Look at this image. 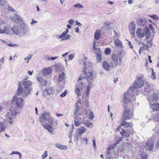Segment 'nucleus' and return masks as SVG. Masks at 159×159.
<instances>
[{"label": "nucleus", "mask_w": 159, "mask_h": 159, "mask_svg": "<svg viewBox=\"0 0 159 159\" xmlns=\"http://www.w3.org/2000/svg\"><path fill=\"white\" fill-rule=\"evenodd\" d=\"M73 130H72L70 132V134L69 136V137L70 139L71 140V138L72 136V133L73 132Z\"/></svg>", "instance_id": "338daca9"}, {"label": "nucleus", "mask_w": 159, "mask_h": 159, "mask_svg": "<svg viewBox=\"0 0 159 159\" xmlns=\"http://www.w3.org/2000/svg\"><path fill=\"white\" fill-rule=\"evenodd\" d=\"M52 71V69L51 67L46 68L43 69V73L45 75H47L50 74Z\"/></svg>", "instance_id": "b1692460"}, {"label": "nucleus", "mask_w": 159, "mask_h": 159, "mask_svg": "<svg viewBox=\"0 0 159 159\" xmlns=\"http://www.w3.org/2000/svg\"><path fill=\"white\" fill-rule=\"evenodd\" d=\"M114 44L116 46L120 48L123 47L121 41L119 39H116L114 41Z\"/></svg>", "instance_id": "bb28decb"}, {"label": "nucleus", "mask_w": 159, "mask_h": 159, "mask_svg": "<svg viewBox=\"0 0 159 159\" xmlns=\"http://www.w3.org/2000/svg\"><path fill=\"white\" fill-rule=\"evenodd\" d=\"M61 68L62 69L63 66L61 65L56 66V70L58 71V68Z\"/></svg>", "instance_id": "bf43d9fd"}, {"label": "nucleus", "mask_w": 159, "mask_h": 159, "mask_svg": "<svg viewBox=\"0 0 159 159\" xmlns=\"http://www.w3.org/2000/svg\"><path fill=\"white\" fill-rule=\"evenodd\" d=\"M6 2V0H0V6L4 5Z\"/></svg>", "instance_id": "8fccbe9b"}, {"label": "nucleus", "mask_w": 159, "mask_h": 159, "mask_svg": "<svg viewBox=\"0 0 159 159\" xmlns=\"http://www.w3.org/2000/svg\"><path fill=\"white\" fill-rule=\"evenodd\" d=\"M154 120L157 122H159V114L157 113L153 117Z\"/></svg>", "instance_id": "49530a36"}, {"label": "nucleus", "mask_w": 159, "mask_h": 159, "mask_svg": "<svg viewBox=\"0 0 159 159\" xmlns=\"http://www.w3.org/2000/svg\"><path fill=\"white\" fill-rule=\"evenodd\" d=\"M70 35L69 34H68L67 35L66 37H65L63 39V40H65V39H69L70 38Z\"/></svg>", "instance_id": "774afa93"}, {"label": "nucleus", "mask_w": 159, "mask_h": 159, "mask_svg": "<svg viewBox=\"0 0 159 159\" xmlns=\"http://www.w3.org/2000/svg\"><path fill=\"white\" fill-rule=\"evenodd\" d=\"M120 133L122 136H124L125 137H128L129 136V134L126 133L125 130H123L122 132H120Z\"/></svg>", "instance_id": "4c0bfd02"}, {"label": "nucleus", "mask_w": 159, "mask_h": 159, "mask_svg": "<svg viewBox=\"0 0 159 159\" xmlns=\"http://www.w3.org/2000/svg\"><path fill=\"white\" fill-rule=\"evenodd\" d=\"M7 45L10 47H19L18 44H13V43H8Z\"/></svg>", "instance_id": "3c124183"}, {"label": "nucleus", "mask_w": 159, "mask_h": 159, "mask_svg": "<svg viewBox=\"0 0 159 159\" xmlns=\"http://www.w3.org/2000/svg\"><path fill=\"white\" fill-rule=\"evenodd\" d=\"M130 91L131 92L128 91V92L125 93L124 95L123 102L127 104L131 100H135V97L134 96V95H133V96H132V93L133 91L130 90Z\"/></svg>", "instance_id": "9d476101"}, {"label": "nucleus", "mask_w": 159, "mask_h": 159, "mask_svg": "<svg viewBox=\"0 0 159 159\" xmlns=\"http://www.w3.org/2000/svg\"><path fill=\"white\" fill-rule=\"evenodd\" d=\"M20 153L19 152H17V151H13L12 152L11 155L12 154H17L18 155V154Z\"/></svg>", "instance_id": "69168bd1"}, {"label": "nucleus", "mask_w": 159, "mask_h": 159, "mask_svg": "<svg viewBox=\"0 0 159 159\" xmlns=\"http://www.w3.org/2000/svg\"><path fill=\"white\" fill-rule=\"evenodd\" d=\"M20 82L19 84L18 88L17 90V94L19 96L22 94L23 92V88L22 87L21 85L20 84Z\"/></svg>", "instance_id": "cd10ccee"}, {"label": "nucleus", "mask_w": 159, "mask_h": 159, "mask_svg": "<svg viewBox=\"0 0 159 159\" xmlns=\"http://www.w3.org/2000/svg\"><path fill=\"white\" fill-rule=\"evenodd\" d=\"M129 29L131 35V37L134 38L135 36V24L133 22H131L129 24Z\"/></svg>", "instance_id": "2eb2a0df"}, {"label": "nucleus", "mask_w": 159, "mask_h": 159, "mask_svg": "<svg viewBox=\"0 0 159 159\" xmlns=\"http://www.w3.org/2000/svg\"><path fill=\"white\" fill-rule=\"evenodd\" d=\"M21 31L20 28V26L15 27L12 29V34L14 33L17 35L21 36H23V35L22 33L21 34Z\"/></svg>", "instance_id": "aec40b11"}, {"label": "nucleus", "mask_w": 159, "mask_h": 159, "mask_svg": "<svg viewBox=\"0 0 159 159\" xmlns=\"http://www.w3.org/2000/svg\"><path fill=\"white\" fill-rule=\"evenodd\" d=\"M50 116V114L49 112L44 111L39 117V121L43 124L44 120H47L48 119Z\"/></svg>", "instance_id": "f3484780"}, {"label": "nucleus", "mask_w": 159, "mask_h": 159, "mask_svg": "<svg viewBox=\"0 0 159 159\" xmlns=\"http://www.w3.org/2000/svg\"><path fill=\"white\" fill-rule=\"evenodd\" d=\"M32 89L31 87L30 88H24L22 96L23 97H27L28 95L30 94Z\"/></svg>", "instance_id": "4be33fe9"}, {"label": "nucleus", "mask_w": 159, "mask_h": 159, "mask_svg": "<svg viewBox=\"0 0 159 159\" xmlns=\"http://www.w3.org/2000/svg\"><path fill=\"white\" fill-rule=\"evenodd\" d=\"M66 78L65 74L63 72H62L59 74L58 78L59 82H61Z\"/></svg>", "instance_id": "393cba45"}, {"label": "nucleus", "mask_w": 159, "mask_h": 159, "mask_svg": "<svg viewBox=\"0 0 159 159\" xmlns=\"http://www.w3.org/2000/svg\"><path fill=\"white\" fill-rule=\"evenodd\" d=\"M89 118L91 119H92L93 117L94 116L93 114V113L92 111H90L89 115Z\"/></svg>", "instance_id": "4d7b16f0"}, {"label": "nucleus", "mask_w": 159, "mask_h": 159, "mask_svg": "<svg viewBox=\"0 0 159 159\" xmlns=\"http://www.w3.org/2000/svg\"><path fill=\"white\" fill-rule=\"evenodd\" d=\"M37 80L42 85H45L46 84V81L44 80L42 77H39L37 78Z\"/></svg>", "instance_id": "7c9ffc66"}, {"label": "nucleus", "mask_w": 159, "mask_h": 159, "mask_svg": "<svg viewBox=\"0 0 159 159\" xmlns=\"http://www.w3.org/2000/svg\"><path fill=\"white\" fill-rule=\"evenodd\" d=\"M151 17L155 20H159V17L155 15H153L152 16H151Z\"/></svg>", "instance_id": "864d4df0"}, {"label": "nucleus", "mask_w": 159, "mask_h": 159, "mask_svg": "<svg viewBox=\"0 0 159 159\" xmlns=\"http://www.w3.org/2000/svg\"><path fill=\"white\" fill-rule=\"evenodd\" d=\"M87 59V58L84 57L83 59H80L79 60V61L80 64H83L84 66L86 65V62L85 60Z\"/></svg>", "instance_id": "a19ab883"}, {"label": "nucleus", "mask_w": 159, "mask_h": 159, "mask_svg": "<svg viewBox=\"0 0 159 159\" xmlns=\"http://www.w3.org/2000/svg\"><path fill=\"white\" fill-rule=\"evenodd\" d=\"M74 57V55L72 54H70L69 56V59L72 60Z\"/></svg>", "instance_id": "052dcab7"}, {"label": "nucleus", "mask_w": 159, "mask_h": 159, "mask_svg": "<svg viewBox=\"0 0 159 159\" xmlns=\"http://www.w3.org/2000/svg\"><path fill=\"white\" fill-rule=\"evenodd\" d=\"M121 52H120L117 54H113L111 57V60L116 66H119L121 64V58L120 57L122 55Z\"/></svg>", "instance_id": "6e6552de"}, {"label": "nucleus", "mask_w": 159, "mask_h": 159, "mask_svg": "<svg viewBox=\"0 0 159 159\" xmlns=\"http://www.w3.org/2000/svg\"><path fill=\"white\" fill-rule=\"evenodd\" d=\"M12 28L7 26L3 21H0V33L12 34Z\"/></svg>", "instance_id": "423d86ee"}, {"label": "nucleus", "mask_w": 159, "mask_h": 159, "mask_svg": "<svg viewBox=\"0 0 159 159\" xmlns=\"http://www.w3.org/2000/svg\"><path fill=\"white\" fill-rule=\"evenodd\" d=\"M66 34L64 32L60 35H56V37L57 38L58 37V39H61L63 40V38L65 37Z\"/></svg>", "instance_id": "58836bf2"}, {"label": "nucleus", "mask_w": 159, "mask_h": 159, "mask_svg": "<svg viewBox=\"0 0 159 159\" xmlns=\"http://www.w3.org/2000/svg\"><path fill=\"white\" fill-rule=\"evenodd\" d=\"M151 69L152 70L151 77L152 79L155 80L156 79V73L154 71V70L152 68Z\"/></svg>", "instance_id": "a18cd8bd"}, {"label": "nucleus", "mask_w": 159, "mask_h": 159, "mask_svg": "<svg viewBox=\"0 0 159 159\" xmlns=\"http://www.w3.org/2000/svg\"><path fill=\"white\" fill-rule=\"evenodd\" d=\"M126 40L128 41V45L131 48H133L134 47L133 45H132V44L131 43V42L128 41V40L126 39Z\"/></svg>", "instance_id": "13d9d810"}, {"label": "nucleus", "mask_w": 159, "mask_h": 159, "mask_svg": "<svg viewBox=\"0 0 159 159\" xmlns=\"http://www.w3.org/2000/svg\"><path fill=\"white\" fill-rule=\"evenodd\" d=\"M141 158L142 159H147V156L146 155L143 154H141Z\"/></svg>", "instance_id": "5fc2aeb1"}, {"label": "nucleus", "mask_w": 159, "mask_h": 159, "mask_svg": "<svg viewBox=\"0 0 159 159\" xmlns=\"http://www.w3.org/2000/svg\"><path fill=\"white\" fill-rule=\"evenodd\" d=\"M81 134H80L79 132H77L75 133L74 135L75 138L76 139V141H78L79 140V138L81 137Z\"/></svg>", "instance_id": "e433bc0d"}, {"label": "nucleus", "mask_w": 159, "mask_h": 159, "mask_svg": "<svg viewBox=\"0 0 159 159\" xmlns=\"http://www.w3.org/2000/svg\"><path fill=\"white\" fill-rule=\"evenodd\" d=\"M17 109L13 106H11L6 116L7 120L10 124H11L13 120V118L18 114L19 113L16 111Z\"/></svg>", "instance_id": "f03ea898"}, {"label": "nucleus", "mask_w": 159, "mask_h": 159, "mask_svg": "<svg viewBox=\"0 0 159 159\" xmlns=\"http://www.w3.org/2000/svg\"><path fill=\"white\" fill-rule=\"evenodd\" d=\"M101 31L100 30H97L96 31L94 34V38L96 40L99 39L100 38Z\"/></svg>", "instance_id": "c756f323"}, {"label": "nucleus", "mask_w": 159, "mask_h": 159, "mask_svg": "<svg viewBox=\"0 0 159 159\" xmlns=\"http://www.w3.org/2000/svg\"><path fill=\"white\" fill-rule=\"evenodd\" d=\"M86 131V128L84 126H80L78 129L77 131L80 134H82L84 133Z\"/></svg>", "instance_id": "c85d7f7f"}, {"label": "nucleus", "mask_w": 159, "mask_h": 159, "mask_svg": "<svg viewBox=\"0 0 159 159\" xmlns=\"http://www.w3.org/2000/svg\"><path fill=\"white\" fill-rule=\"evenodd\" d=\"M69 23L70 25H72L74 22V20L72 19H70L69 21Z\"/></svg>", "instance_id": "0e129e2a"}, {"label": "nucleus", "mask_w": 159, "mask_h": 159, "mask_svg": "<svg viewBox=\"0 0 159 159\" xmlns=\"http://www.w3.org/2000/svg\"><path fill=\"white\" fill-rule=\"evenodd\" d=\"M47 156L48 151H46L42 156V159H44L45 158H46Z\"/></svg>", "instance_id": "de8ad7c7"}, {"label": "nucleus", "mask_w": 159, "mask_h": 159, "mask_svg": "<svg viewBox=\"0 0 159 159\" xmlns=\"http://www.w3.org/2000/svg\"><path fill=\"white\" fill-rule=\"evenodd\" d=\"M102 66L105 70L109 71L111 67L113 66V64L112 62H111L109 63L108 62L105 61L102 62Z\"/></svg>", "instance_id": "dca6fc26"}, {"label": "nucleus", "mask_w": 159, "mask_h": 159, "mask_svg": "<svg viewBox=\"0 0 159 159\" xmlns=\"http://www.w3.org/2000/svg\"><path fill=\"white\" fill-rule=\"evenodd\" d=\"M90 89H89V88L86 89V95L88 97L89 96V92H90Z\"/></svg>", "instance_id": "680f3d73"}, {"label": "nucleus", "mask_w": 159, "mask_h": 159, "mask_svg": "<svg viewBox=\"0 0 159 159\" xmlns=\"http://www.w3.org/2000/svg\"><path fill=\"white\" fill-rule=\"evenodd\" d=\"M11 18L12 20L16 22L22 21L23 20L22 18L16 14H14L13 15L11 16Z\"/></svg>", "instance_id": "412c9836"}, {"label": "nucleus", "mask_w": 159, "mask_h": 159, "mask_svg": "<svg viewBox=\"0 0 159 159\" xmlns=\"http://www.w3.org/2000/svg\"><path fill=\"white\" fill-rule=\"evenodd\" d=\"M83 82L79 80L77 84H76L75 86V93L78 97L81 96V93L83 89Z\"/></svg>", "instance_id": "9b49d317"}, {"label": "nucleus", "mask_w": 159, "mask_h": 159, "mask_svg": "<svg viewBox=\"0 0 159 159\" xmlns=\"http://www.w3.org/2000/svg\"><path fill=\"white\" fill-rule=\"evenodd\" d=\"M22 84L24 88H29L32 84L31 82L26 79H24L23 80Z\"/></svg>", "instance_id": "6ab92c4d"}, {"label": "nucleus", "mask_w": 159, "mask_h": 159, "mask_svg": "<svg viewBox=\"0 0 159 159\" xmlns=\"http://www.w3.org/2000/svg\"><path fill=\"white\" fill-rule=\"evenodd\" d=\"M101 55L100 53H98L96 57L97 61L98 62H100L101 61Z\"/></svg>", "instance_id": "ea45409f"}, {"label": "nucleus", "mask_w": 159, "mask_h": 159, "mask_svg": "<svg viewBox=\"0 0 159 159\" xmlns=\"http://www.w3.org/2000/svg\"><path fill=\"white\" fill-rule=\"evenodd\" d=\"M136 34L137 36L140 38H142L145 36L146 38H149L150 36L149 30L148 29H143L140 28L137 29Z\"/></svg>", "instance_id": "20e7f679"}, {"label": "nucleus", "mask_w": 159, "mask_h": 159, "mask_svg": "<svg viewBox=\"0 0 159 159\" xmlns=\"http://www.w3.org/2000/svg\"><path fill=\"white\" fill-rule=\"evenodd\" d=\"M55 145L56 147L60 149L64 150L67 149V147L66 146L63 145L60 143H56Z\"/></svg>", "instance_id": "72a5a7b5"}, {"label": "nucleus", "mask_w": 159, "mask_h": 159, "mask_svg": "<svg viewBox=\"0 0 159 159\" xmlns=\"http://www.w3.org/2000/svg\"><path fill=\"white\" fill-rule=\"evenodd\" d=\"M76 109L74 113L73 117L75 119L74 123L75 126H79L80 124V120L81 119L80 115L81 113L80 112V108L78 107L77 103H76Z\"/></svg>", "instance_id": "39448f33"}, {"label": "nucleus", "mask_w": 159, "mask_h": 159, "mask_svg": "<svg viewBox=\"0 0 159 159\" xmlns=\"http://www.w3.org/2000/svg\"><path fill=\"white\" fill-rule=\"evenodd\" d=\"M148 99L150 104L155 103L158 100L157 94L153 92L152 94H150V95H148Z\"/></svg>", "instance_id": "ddd939ff"}, {"label": "nucleus", "mask_w": 159, "mask_h": 159, "mask_svg": "<svg viewBox=\"0 0 159 159\" xmlns=\"http://www.w3.org/2000/svg\"><path fill=\"white\" fill-rule=\"evenodd\" d=\"M134 114L132 111L128 108L125 109L123 111V118L125 119H131L133 117Z\"/></svg>", "instance_id": "4468645a"}, {"label": "nucleus", "mask_w": 159, "mask_h": 159, "mask_svg": "<svg viewBox=\"0 0 159 159\" xmlns=\"http://www.w3.org/2000/svg\"><path fill=\"white\" fill-rule=\"evenodd\" d=\"M152 112H154L155 111H157L159 110V104L157 103L152 104Z\"/></svg>", "instance_id": "a878e982"}, {"label": "nucleus", "mask_w": 159, "mask_h": 159, "mask_svg": "<svg viewBox=\"0 0 159 159\" xmlns=\"http://www.w3.org/2000/svg\"><path fill=\"white\" fill-rule=\"evenodd\" d=\"M111 52V50L110 48H107L105 49V53L106 55H109Z\"/></svg>", "instance_id": "79ce46f5"}, {"label": "nucleus", "mask_w": 159, "mask_h": 159, "mask_svg": "<svg viewBox=\"0 0 159 159\" xmlns=\"http://www.w3.org/2000/svg\"><path fill=\"white\" fill-rule=\"evenodd\" d=\"M32 54H29L27 57V61H25V62H27L28 64L30 59L32 57Z\"/></svg>", "instance_id": "09e8293b"}, {"label": "nucleus", "mask_w": 159, "mask_h": 159, "mask_svg": "<svg viewBox=\"0 0 159 159\" xmlns=\"http://www.w3.org/2000/svg\"><path fill=\"white\" fill-rule=\"evenodd\" d=\"M122 139V138L121 137H119L118 138V139L116 138L115 140L116 144H115L113 145H111L107 149V152L106 153H107L108 152H110V154H115L114 152L112 150V149L114 148V146H116L117 144H118L119 142H120Z\"/></svg>", "instance_id": "f8f14e48"}, {"label": "nucleus", "mask_w": 159, "mask_h": 159, "mask_svg": "<svg viewBox=\"0 0 159 159\" xmlns=\"http://www.w3.org/2000/svg\"><path fill=\"white\" fill-rule=\"evenodd\" d=\"M73 8H74V10L75 9L80 10L81 8H83L84 7L82 5L79 3H77L76 4L73 6Z\"/></svg>", "instance_id": "473e14b6"}, {"label": "nucleus", "mask_w": 159, "mask_h": 159, "mask_svg": "<svg viewBox=\"0 0 159 159\" xmlns=\"http://www.w3.org/2000/svg\"><path fill=\"white\" fill-rule=\"evenodd\" d=\"M84 124L86 126L88 127V128H92L93 126V124L89 122H85Z\"/></svg>", "instance_id": "c03bdc74"}, {"label": "nucleus", "mask_w": 159, "mask_h": 159, "mask_svg": "<svg viewBox=\"0 0 159 159\" xmlns=\"http://www.w3.org/2000/svg\"><path fill=\"white\" fill-rule=\"evenodd\" d=\"M23 99L22 98H18L16 96L14 97L11 99L13 104L18 108L23 107Z\"/></svg>", "instance_id": "0eeeda50"}, {"label": "nucleus", "mask_w": 159, "mask_h": 159, "mask_svg": "<svg viewBox=\"0 0 159 159\" xmlns=\"http://www.w3.org/2000/svg\"><path fill=\"white\" fill-rule=\"evenodd\" d=\"M19 26L23 35L29 31L28 27L25 24H21Z\"/></svg>", "instance_id": "a211bd4d"}, {"label": "nucleus", "mask_w": 159, "mask_h": 159, "mask_svg": "<svg viewBox=\"0 0 159 159\" xmlns=\"http://www.w3.org/2000/svg\"><path fill=\"white\" fill-rule=\"evenodd\" d=\"M115 156V154L113 155L111 154H110L109 152L106 153V156L107 159H115L116 158L114 157Z\"/></svg>", "instance_id": "2f4dec72"}, {"label": "nucleus", "mask_w": 159, "mask_h": 159, "mask_svg": "<svg viewBox=\"0 0 159 159\" xmlns=\"http://www.w3.org/2000/svg\"><path fill=\"white\" fill-rule=\"evenodd\" d=\"M67 91H65L63 93H61L60 96L61 97H65L67 94Z\"/></svg>", "instance_id": "603ef678"}, {"label": "nucleus", "mask_w": 159, "mask_h": 159, "mask_svg": "<svg viewBox=\"0 0 159 159\" xmlns=\"http://www.w3.org/2000/svg\"><path fill=\"white\" fill-rule=\"evenodd\" d=\"M121 124L122 126H124L125 127L127 128L130 126L131 124H132V123H131V124L130 123L126 122L125 120H123L121 122Z\"/></svg>", "instance_id": "c9c22d12"}, {"label": "nucleus", "mask_w": 159, "mask_h": 159, "mask_svg": "<svg viewBox=\"0 0 159 159\" xmlns=\"http://www.w3.org/2000/svg\"><path fill=\"white\" fill-rule=\"evenodd\" d=\"M48 123H48L44 125V127L48 132L51 134H53L54 129L52 128V125H54L57 126V120L55 119L52 117H50L48 119Z\"/></svg>", "instance_id": "7ed1b4c3"}, {"label": "nucleus", "mask_w": 159, "mask_h": 159, "mask_svg": "<svg viewBox=\"0 0 159 159\" xmlns=\"http://www.w3.org/2000/svg\"><path fill=\"white\" fill-rule=\"evenodd\" d=\"M111 22H105L104 25L106 26H108L111 24Z\"/></svg>", "instance_id": "6e6d98bb"}, {"label": "nucleus", "mask_w": 159, "mask_h": 159, "mask_svg": "<svg viewBox=\"0 0 159 159\" xmlns=\"http://www.w3.org/2000/svg\"><path fill=\"white\" fill-rule=\"evenodd\" d=\"M83 74L81 75L79 80H82L86 78V80L88 82H89L90 81L93 80V73L92 72H88L87 73L85 71H82Z\"/></svg>", "instance_id": "1a4fd4ad"}, {"label": "nucleus", "mask_w": 159, "mask_h": 159, "mask_svg": "<svg viewBox=\"0 0 159 159\" xmlns=\"http://www.w3.org/2000/svg\"><path fill=\"white\" fill-rule=\"evenodd\" d=\"M139 44H142L143 45V47L145 50H148L149 48V47L148 45L146 44H144L143 43H138Z\"/></svg>", "instance_id": "37998d69"}, {"label": "nucleus", "mask_w": 159, "mask_h": 159, "mask_svg": "<svg viewBox=\"0 0 159 159\" xmlns=\"http://www.w3.org/2000/svg\"><path fill=\"white\" fill-rule=\"evenodd\" d=\"M46 94L48 95L50 94L53 91V88L51 87H48L45 89Z\"/></svg>", "instance_id": "f704fd0d"}, {"label": "nucleus", "mask_w": 159, "mask_h": 159, "mask_svg": "<svg viewBox=\"0 0 159 159\" xmlns=\"http://www.w3.org/2000/svg\"><path fill=\"white\" fill-rule=\"evenodd\" d=\"M137 79L139 84L136 81H134L133 85L130 88L131 91L134 92L137 90L139 87L140 88L142 86H144L146 94L148 95L152 94L153 92V91L150 90V86L147 83H144V80L143 77H139Z\"/></svg>", "instance_id": "f257e3e1"}, {"label": "nucleus", "mask_w": 159, "mask_h": 159, "mask_svg": "<svg viewBox=\"0 0 159 159\" xmlns=\"http://www.w3.org/2000/svg\"><path fill=\"white\" fill-rule=\"evenodd\" d=\"M7 9L8 11H14L13 8L11 6H9L8 7Z\"/></svg>", "instance_id": "e2e57ef3"}, {"label": "nucleus", "mask_w": 159, "mask_h": 159, "mask_svg": "<svg viewBox=\"0 0 159 159\" xmlns=\"http://www.w3.org/2000/svg\"><path fill=\"white\" fill-rule=\"evenodd\" d=\"M146 147L147 150L150 151L153 149L154 148V143L152 141H148L146 143Z\"/></svg>", "instance_id": "5701e85b"}]
</instances>
